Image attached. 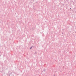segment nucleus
Masks as SVG:
<instances>
[{
  "label": "nucleus",
  "instance_id": "f257e3e1",
  "mask_svg": "<svg viewBox=\"0 0 76 76\" xmlns=\"http://www.w3.org/2000/svg\"><path fill=\"white\" fill-rule=\"evenodd\" d=\"M32 48V47H31L30 48V49H31Z\"/></svg>",
  "mask_w": 76,
  "mask_h": 76
}]
</instances>
